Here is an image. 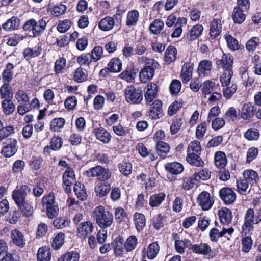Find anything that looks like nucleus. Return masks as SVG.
Returning a JSON list of instances; mask_svg holds the SVG:
<instances>
[{
	"instance_id": "f257e3e1",
	"label": "nucleus",
	"mask_w": 261,
	"mask_h": 261,
	"mask_svg": "<svg viewBox=\"0 0 261 261\" xmlns=\"http://www.w3.org/2000/svg\"><path fill=\"white\" fill-rule=\"evenodd\" d=\"M92 216L97 224L103 229L110 227L113 223V214L109 211H105V208L101 205L95 208L92 213Z\"/></svg>"
},
{
	"instance_id": "f03ea898",
	"label": "nucleus",
	"mask_w": 261,
	"mask_h": 261,
	"mask_svg": "<svg viewBox=\"0 0 261 261\" xmlns=\"http://www.w3.org/2000/svg\"><path fill=\"white\" fill-rule=\"evenodd\" d=\"M145 62L146 65L141 69L139 73L141 82L144 83L153 77L155 69L159 66L158 62L152 59H147Z\"/></svg>"
},
{
	"instance_id": "7ed1b4c3",
	"label": "nucleus",
	"mask_w": 261,
	"mask_h": 261,
	"mask_svg": "<svg viewBox=\"0 0 261 261\" xmlns=\"http://www.w3.org/2000/svg\"><path fill=\"white\" fill-rule=\"evenodd\" d=\"M46 23L43 19L37 21L34 19L27 20L23 26L25 31H32L33 36H40L46 28Z\"/></svg>"
},
{
	"instance_id": "20e7f679",
	"label": "nucleus",
	"mask_w": 261,
	"mask_h": 261,
	"mask_svg": "<svg viewBox=\"0 0 261 261\" xmlns=\"http://www.w3.org/2000/svg\"><path fill=\"white\" fill-rule=\"evenodd\" d=\"M84 174L89 177H97V179L100 181L108 180L111 176V172L108 169L99 165L90 168Z\"/></svg>"
},
{
	"instance_id": "39448f33",
	"label": "nucleus",
	"mask_w": 261,
	"mask_h": 261,
	"mask_svg": "<svg viewBox=\"0 0 261 261\" xmlns=\"http://www.w3.org/2000/svg\"><path fill=\"white\" fill-rule=\"evenodd\" d=\"M126 100L134 103H139L143 99L142 91L136 89L133 86H128L124 90Z\"/></svg>"
},
{
	"instance_id": "423d86ee",
	"label": "nucleus",
	"mask_w": 261,
	"mask_h": 261,
	"mask_svg": "<svg viewBox=\"0 0 261 261\" xmlns=\"http://www.w3.org/2000/svg\"><path fill=\"white\" fill-rule=\"evenodd\" d=\"M31 194V188L27 185H22L19 189L13 191L12 198L17 205H21L26 201L25 198L28 195Z\"/></svg>"
},
{
	"instance_id": "0eeeda50",
	"label": "nucleus",
	"mask_w": 261,
	"mask_h": 261,
	"mask_svg": "<svg viewBox=\"0 0 261 261\" xmlns=\"http://www.w3.org/2000/svg\"><path fill=\"white\" fill-rule=\"evenodd\" d=\"M165 168L168 172V177L171 181H175L176 179L175 175L179 174L184 169L182 165L176 162L166 164Z\"/></svg>"
},
{
	"instance_id": "6e6552de",
	"label": "nucleus",
	"mask_w": 261,
	"mask_h": 261,
	"mask_svg": "<svg viewBox=\"0 0 261 261\" xmlns=\"http://www.w3.org/2000/svg\"><path fill=\"white\" fill-rule=\"evenodd\" d=\"M17 141L15 139L10 138L4 142V146L1 150V153L5 157H11L14 155L17 151Z\"/></svg>"
},
{
	"instance_id": "1a4fd4ad",
	"label": "nucleus",
	"mask_w": 261,
	"mask_h": 261,
	"mask_svg": "<svg viewBox=\"0 0 261 261\" xmlns=\"http://www.w3.org/2000/svg\"><path fill=\"white\" fill-rule=\"evenodd\" d=\"M255 215L253 209L249 208L247 211L245 217V223L242 226L243 232L245 234L250 233L253 229Z\"/></svg>"
},
{
	"instance_id": "9d476101",
	"label": "nucleus",
	"mask_w": 261,
	"mask_h": 261,
	"mask_svg": "<svg viewBox=\"0 0 261 261\" xmlns=\"http://www.w3.org/2000/svg\"><path fill=\"white\" fill-rule=\"evenodd\" d=\"M94 229L93 223L90 221H84L80 223L77 227V234L79 237L85 239L90 234Z\"/></svg>"
},
{
	"instance_id": "9b49d317",
	"label": "nucleus",
	"mask_w": 261,
	"mask_h": 261,
	"mask_svg": "<svg viewBox=\"0 0 261 261\" xmlns=\"http://www.w3.org/2000/svg\"><path fill=\"white\" fill-rule=\"evenodd\" d=\"M219 195L221 199L227 205L233 203L236 199L234 191L230 188L225 187L220 189Z\"/></svg>"
},
{
	"instance_id": "f8f14e48",
	"label": "nucleus",
	"mask_w": 261,
	"mask_h": 261,
	"mask_svg": "<svg viewBox=\"0 0 261 261\" xmlns=\"http://www.w3.org/2000/svg\"><path fill=\"white\" fill-rule=\"evenodd\" d=\"M233 58L229 54H223L221 58L216 62L217 68L224 70H232Z\"/></svg>"
},
{
	"instance_id": "ddd939ff",
	"label": "nucleus",
	"mask_w": 261,
	"mask_h": 261,
	"mask_svg": "<svg viewBox=\"0 0 261 261\" xmlns=\"http://www.w3.org/2000/svg\"><path fill=\"white\" fill-rule=\"evenodd\" d=\"M198 202L204 211L209 210L213 204L210 194L206 191L201 192L198 196Z\"/></svg>"
},
{
	"instance_id": "4468645a",
	"label": "nucleus",
	"mask_w": 261,
	"mask_h": 261,
	"mask_svg": "<svg viewBox=\"0 0 261 261\" xmlns=\"http://www.w3.org/2000/svg\"><path fill=\"white\" fill-rule=\"evenodd\" d=\"M233 230V228L231 227L228 228H223L222 231H219L218 229L213 228L210 231V237L212 241L216 242L219 237H221L226 233L229 235L231 234Z\"/></svg>"
},
{
	"instance_id": "2eb2a0df",
	"label": "nucleus",
	"mask_w": 261,
	"mask_h": 261,
	"mask_svg": "<svg viewBox=\"0 0 261 261\" xmlns=\"http://www.w3.org/2000/svg\"><path fill=\"white\" fill-rule=\"evenodd\" d=\"M193 65V63L190 62H186L184 64L181 72V77L183 83H187L192 77Z\"/></svg>"
},
{
	"instance_id": "dca6fc26",
	"label": "nucleus",
	"mask_w": 261,
	"mask_h": 261,
	"mask_svg": "<svg viewBox=\"0 0 261 261\" xmlns=\"http://www.w3.org/2000/svg\"><path fill=\"white\" fill-rule=\"evenodd\" d=\"M212 62L205 60L201 61L198 65V73L200 77H204L209 75L211 71Z\"/></svg>"
},
{
	"instance_id": "f3484780",
	"label": "nucleus",
	"mask_w": 261,
	"mask_h": 261,
	"mask_svg": "<svg viewBox=\"0 0 261 261\" xmlns=\"http://www.w3.org/2000/svg\"><path fill=\"white\" fill-rule=\"evenodd\" d=\"M36 199L34 197L31 199V201H26L21 205H17L21 211L22 213L26 217L30 216L33 213V206L36 204Z\"/></svg>"
},
{
	"instance_id": "a211bd4d",
	"label": "nucleus",
	"mask_w": 261,
	"mask_h": 261,
	"mask_svg": "<svg viewBox=\"0 0 261 261\" xmlns=\"http://www.w3.org/2000/svg\"><path fill=\"white\" fill-rule=\"evenodd\" d=\"M255 106L251 103H247L244 105L242 109L241 117L244 120L250 119L254 114L256 110Z\"/></svg>"
},
{
	"instance_id": "6ab92c4d",
	"label": "nucleus",
	"mask_w": 261,
	"mask_h": 261,
	"mask_svg": "<svg viewBox=\"0 0 261 261\" xmlns=\"http://www.w3.org/2000/svg\"><path fill=\"white\" fill-rule=\"evenodd\" d=\"M222 25L221 20L219 19H214L211 23L210 35L212 39L217 38L221 33Z\"/></svg>"
},
{
	"instance_id": "aec40b11",
	"label": "nucleus",
	"mask_w": 261,
	"mask_h": 261,
	"mask_svg": "<svg viewBox=\"0 0 261 261\" xmlns=\"http://www.w3.org/2000/svg\"><path fill=\"white\" fill-rule=\"evenodd\" d=\"M147 90L145 94V98L147 102H151L156 97L157 93V85L154 83H150L147 85Z\"/></svg>"
},
{
	"instance_id": "412c9836",
	"label": "nucleus",
	"mask_w": 261,
	"mask_h": 261,
	"mask_svg": "<svg viewBox=\"0 0 261 261\" xmlns=\"http://www.w3.org/2000/svg\"><path fill=\"white\" fill-rule=\"evenodd\" d=\"M200 153H188L186 158L187 161L191 165L196 167H202L204 166V162L199 155Z\"/></svg>"
},
{
	"instance_id": "4be33fe9",
	"label": "nucleus",
	"mask_w": 261,
	"mask_h": 261,
	"mask_svg": "<svg viewBox=\"0 0 261 261\" xmlns=\"http://www.w3.org/2000/svg\"><path fill=\"white\" fill-rule=\"evenodd\" d=\"M96 138L104 143L110 142L111 140V135L107 130L102 127L96 128L94 130Z\"/></svg>"
},
{
	"instance_id": "5701e85b",
	"label": "nucleus",
	"mask_w": 261,
	"mask_h": 261,
	"mask_svg": "<svg viewBox=\"0 0 261 261\" xmlns=\"http://www.w3.org/2000/svg\"><path fill=\"white\" fill-rule=\"evenodd\" d=\"M219 216L221 222L223 224H229L231 221V212L226 207H223L219 211Z\"/></svg>"
},
{
	"instance_id": "b1692460",
	"label": "nucleus",
	"mask_w": 261,
	"mask_h": 261,
	"mask_svg": "<svg viewBox=\"0 0 261 261\" xmlns=\"http://www.w3.org/2000/svg\"><path fill=\"white\" fill-rule=\"evenodd\" d=\"M20 25V20L16 17H12L2 25V28L6 31L17 29Z\"/></svg>"
},
{
	"instance_id": "393cba45",
	"label": "nucleus",
	"mask_w": 261,
	"mask_h": 261,
	"mask_svg": "<svg viewBox=\"0 0 261 261\" xmlns=\"http://www.w3.org/2000/svg\"><path fill=\"white\" fill-rule=\"evenodd\" d=\"M203 30V26L201 24L193 26L187 34V38L191 41L197 39L201 34Z\"/></svg>"
},
{
	"instance_id": "a878e982",
	"label": "nucleus",
	"mask_w": 261,
	"mask_h": 261,
	"mask_svg": "<svg viewBox=\"0 0 261 261\" xmlns=\"http://www.w3.org/2000/svg\"><path fill=\"white\" fill-rule=\"evenodd\" d=\"M243 178L246 179L250 184V186L256 184L259 179L258 175L257 172L252 170H246L243 172Z\"/></svg>"
},
{
	"instance_id": "bb28decb",
	"label": "nucleus",
	"mask_w": 261,
	"mask_h": 261,
	"mask_svg": "<svg viewBox=\"0 0 261 261\" xmlns=\"http://www.w3.org/2000/svg\"><path fill=\"white\" fill-rule=\"evenodd\" d=\"M66 10V7L63 4H60L56 6H52L49 4L47 6V10L50 12L52 15L56 17L63 14Z\"/></svg>"
},
{
	"instance_id": "cd10ccee",
	"label": "nucleus",
	"mask_w": 261,
	"mask_h": 261,
	"mask_svg": "<svg viewBox=\"0 0 261 261\" xmlns=\"http://www.w3.org/2000/svg\"><path fill=\"white\" fill-rule=\"evenodd\" d=\"M50 256L51 253L47 247L44 246L38 249L37 255L38 261H50Z\"/></svg>"
},
{
	"instance_id": "c85d7f7f",
	"label": "nucleus",
	"mask_w": 261,
	"mask_h": 261,
	"mask_svg": "<svg viewBox=\"0 0 261 261\" xmlns=\"http://www.w3.org/2000/svg\"><path fill=\"white\" fill-rule=\"evenodd\" d=\"M110 189V185L108 182L99 183L95 187V191L97 196L102 197L109 193Z\"/></svg>"
},
{
	"instance_id": "c756f323",
	"label": "nucleus",
	"mask_w": 261,
	"mask_h": 261,
	"mask_svg": "<svg viewBox=\"0 0 261 261\" xmlns=\"http://www.w3.org/2000/svg\"><path fill=\"white\" fill-rule=\"evenodd\" d=\"M11 237L13 243L20 247H23L25 244L24 237L21 232L14 229L11 231Z\"/></svg>"
},
{
	"instance_id": "7c9ffc66",
	"label": "nucleus",
	"mask_w": 261,
	"mask_h": 261,
	"mask_svg": "<svg viewBox=\"0 0 261 261\" xmlns=\"http://www.w3.org/2000/svg\"><path fill=\"white\" fill-rule=\"evenodd\" d=\"M156 150L158 155L162 158H164L169 152L170 146L165 142L158 141L156 145Z\"/></svg>"
},
{
	"instance_id": "2f4dec72",
	"label": "nucleus",
	"mask_w": 261,
	"mask_h": 261,
	"mask_svg": "<svg viewBox=\"0 0 261 261\" xmlns=\"http://www.w3.org/2000/svg\"><path fill=\"white\" fill-rule=\"evenodd\" d=\"M244 11L239 7H235L234 8L232 17L235 23L240 24L245 20L246 16L243 13Z\"/></svg>"
},
{
	"instance_id": "473e14b6",
	"label": "nucleus",
	"mask_w": 261,
	"mask_h": 261,
	"mask_svg": "<svg viewBox=\"0 0 261 261\" xmlns=\"http://www.w3.org/2000/svg\"><path fill=\"white\" fill-rule=\"evenodd\" d=\"M134 220L137 230H142L146 224L145 216L142 214L136 213L134 216Z\"/></svg>"
},
{
	"instance_id": "72a5a7b5",
	"label": "nucleus",
	"mask_w": 261,
	"mask_h": 261,
	"mask_svg": "<svg viewBox=\"0 0 261 261\" xmlns=\"http://www.w3.org/2000/svg\"><path fill=\"white\" fill-rule=\"evenodd\" d=\"M114 25V20L112 17H106L102 19L99 23V27L102 31L111 30Z\"/></svg>"
},
{
	"instance_id": "f704fd0d",
	"label": "nucleus",
	"mask_w": 261,
	"mask_h": 261,
	"mask_svg": "<svg viewBox=\"0 0 261 261\" xmlns=\"http://www.w3.org/2000/svg\"><path fill=\"white\" fill-rule=\"evenodd\" d=\"M227 164V159L224 153L218 151L215 155V164L218 168H223Z\"/></svg>"
},
{
	"instance_id": "c9c22d12",
	"label": "nucleus",
	"mask_w": 261,
	"mask_h": 261,
	"mask_svg": "<svg viewBox=\"0 0 261 261\" xmlns=\"http://www.w3.org/2000/svg\"><path fill=\"white\" fill-rule=\"evenodd\" d=\"M121 67L122 62L118 58H113L108 65L109 70L113 72H119Z\"/></svg>"
},
{
	"instance_id": "e433bc0d",
	"label": "nucleus",
	"mask_w": 261,
	"mask_h": 261,
	"mask_svg": "<svg viewBox=\"0 0 261 261\" xmlns=\"http://www.w3.org/2000/svg\"><path fill=\"white\" fill-rule=\"evenodd\" d=\"M1 96L2 98L8 99L13 97L11 88L8 83L5 82L0 89Z\"/></svg>"
},
{
	"instance_id": "4c0bfd02",
	"label": "nucleus",
	"mask_w": 261,
	"mask_h": 261,
	"mask_svg": "<svg viewBox=\"0 0 261 261\" xmlns=\"http://www.w3.org/2000/svg\"><path fill=\"white\" fill-rule=\"evenodd\" d=\"M193 252L196 253L207 254L211 251V247L206 244H200V245H194L192 246Z\"/></svg>"
},
{
	"instance_id": "58836bf2",
	"label": "nucleus",
	"mask_w": 261,
	"mask_h": 261,
	"mask_svg": "<svg viewBox=\"0 0 261 261\" xmlns=\"http://www.w3.org/2000/svg\"><path fill=\"white\" fill-rule=\"evenodd\" d=\"M65 240V234L63 233H59L53 239L51 242V246L55 250L59 249L63 245Z\"/></svg>"
},
{
	"instance_id": "ea45409f",
	"label": "nucleus",
	"mask_w": 261,
	"mask_h": 261,
	"mask_svg": "<svg viewBox=\"0 0 261 261\" xmlns=\"http://www.w3.org/2000/svg\"><path fill=\"white\" fill-rule=\"evenodd\" d=\"M87 71L81 67L77 68L74 72V79L76 82H83L87 80Z\"/></svg>"
},
{
	"instance_id": "a19ab883",
	"label": "nucleus",
	"mask_w": 261,
	"mask_h": 261,
	"mask_svg": "<svg viewBox=\"0 0 261 261\" xmlns=\"http://www.w3.org/2000/svg\"><path fill=\"white\" fill-rule=\"evenodd\" d=\"M159 246L156 242H154L149 245L147 251L148 257L151 259L154 258L159 253Z\"/></svg>"
},
{
	"instance_id": "79ce46f5",
	"label": "nucleus",
	"mask_w": 261,
	"mask_h": 261,
	"mask_svg": "<svg viewBox=\"0 0 261 261\" xmlns=\"http://www.w3.org/2000/svg\"><path fill=\"white\" fill-rule=\"evenodd\" d=\"M65 123V120L64 118H55L50 122V128L53 131L58 132L60 128L63 127Z\"/></svg>"
},
{
	"instance_id": "37998d69",
	"label": "nucleus",
	"mask_w": 261,
	"mask_h": 261,
	"mask_svg": "<svg viewBox=\"0 0 261 261\" xmlns=\"http://www.w3.org/2000/svg\"><path fill=\"white\" fill-rule=\"evenodd\" d=\"M73 190L77 197L81 200H84L86 199L87 195L83 185L80 182L75 184Z\"/></svg>"
},
{
	"instance_id": "c03bdc74",
	"label": "nucleus",
	"mask_w": 261,
	"mask_h": 261,
	"mask_svg": "<svg viewBox=\"0 0 261 261\" xmlns=\"http://www.w3.org/2000/svg\"><path fill=\"white\" fill-rule=\"evenodd\" d=\"M177 50L175 47L169 46L165 53V60L170 63L174 61L176 58Z\"/></svg>"
},
{
	"instance_id": "a18cd8bd",
	"label": "nucleus",
	"mask_w": 261,
	"mask_h": 261,
	"mask_svg": "<svg viewBox=\"0 0 261 261\" xmlns=\"http://www.w3.org/2000/svg\"><path fill=\"white\" fill-rule=\"evenodd\" d=\"M137 243V237L135 236H130L125 242L124 246L127 252L132 251L136 247Z\"/></svg>"
},
{
	"instance_id": "49530a36",
	"label": "nucleus",
	"mask_w": 261,
	"mask_h": 261,
	"mask_svg": "<svg viewBox=\"0 0 261 261\" xmlns=\"http://www.w3.org/2000/svg\"><path fill=\"white\" fill-rule=\"evenodd\" d=\"M237 191L241 194H244L248 189H251L250 184L244 178L237 180Z\"/></svg>"
},
{
	"instance_id": "de8ad7c7",
	"label": "nucleus",
	"mask_w": 261,
	"mask_h": 261,
	"mask_svg": "<svg viewBox=\"0 0 261 261\" xmlns=\"http://www.w3.org/2000/svg\"><path fill=\"white\" fill-rule=\"evenodd\" d=\"M139 18V12L137 10H133L127 14L126 24L128 26L134 25L136 24Z\"/></svg>"
},
{
	"instance_id": "09e8293b",
	"label": "nucleus",
	"mask_w": 261,
	"mask_h": 261,
	"mask_svg": "<svg viewBox=\"0 0 261 261\" xmlns=\"http://www.w3.org/2000/svg\"><path fill=\"white\" fill-rule=\"evenodd\" d=\"M165 195L163 193L155 194L150 197L149 204L152 207L157 206L160 205L164 199Z\"/></svg>"
},
{
	"instance_id": "8fccbe9b",
	"label": "nucleus",
	"mask_w": 261,
	"mask_h": 261,
	"mask_svg": "<svg viewBox=\"0 0 261 261\" xmlns=\"http://www.w3.org/2000/svg\"><path fill=\"white\" fill-rule=\"evenodd\" d=\"M13 68V65L12 63H9L7 64L6 68L4 69L2 73L3 79L5 82H7V83H9L12 79L13 74L12 70Z\"/></svg>"
},
{
	"instance_id": "3c124183",
	"label": "nucleus",
	"mask_w": 261,
	"mask_h": 261,
	"mask_svg": "<svg viewBox=\"0 0 261 261\" xmlns=\"http://www.w3.org/2000/svg\"><path fill=\"white\" fill-rule=\"evenodd\" d=\"M225 38L227 41L228 47L230 50L235 51L240 48V45L235 38L231 35H226Z\"/></svg>"
},
{
	"instance_id": "603ef678",
	"label": "nucleus",
	"mask_w": 261,
	"mask_h": 261,
	"mask_svg": "<svg viewBox=\"0 0 261 261\" xmlns=\"http://www.w3.org/2000/svg\"><path fill=\"white\" fill-rule=\"evenodd\" d=\"M164 23L159 19L154 20L150 25L149 29L154 34H159L163 29Z\"/></svg>"
},
{
	"instance_id": "864d4df0",
	"label": "nucleus",
	"mask_w": 261,
	"mask_h": 261,
	"mask_svg": "<svg viewBox=\"0 0 261 261\" xmlns=\"http://www.w3.org/2000/svg\"><path fill=\"white\" fill-rule=\"evenodd\" d=\"M4 111L6 115H9L13 112L15 106L9 98L4 100L2 103Z\"/></svg>"
},
{
	"instance_id": "5fc2aeb1",
	"label": "nucleus",
	"mask_w": 261,
	"mask_h": 261,
	"mask_svg": "<svg viewBox=\"0 0 261 261\" xmlns=\"http://www.w3.org/2000/svg\"><path fill=\"white\" fill-rule=\"evenodd\" d=\"M186 23V19L184 18H179L178 19L176 23H175V29L172 33L171 36L172 37H179L182 32V24H185Z\"/></svg>"
},
{
	"instance_id": "6e6d98bb",
	"label": "nucleus",
	"mask_w": 261,
	"mask_h": 261,
	"mask_svg": "<svg viewBox=\"0 0 261 261\" xmlns=\"http://www.w3.org/2000/svg\"><path fill=\"white\" fill-rule=\"evenodd\" d=\"M232 75L233 71L232 70H224L220 78V82L223 87L227 86L230 84Z\"/></svg>"
},
{
	"instance_id": "4d7b16f0",
	"label": "nucleus",
	"mask_w": 261,
	"mask_h": 261,
	"mask_svg": "<svg viewBox=\"0 0 261 261\" xmlns=\"http://www.w3.org/2000/svg\"><path fill=\"white\" fill-rule=\"evenodd\" d=\"M211 172L208 169H205L199 172L195 173L193 176L195 181H199L200 179L205 180L211 177Z\"/></svg>"
},
{
	"instance_id": "13d9d810",
	"label": "nucleus",
	"mask_w": 261,
	"mask_h": 261,
	"mask_svg": "<svg viewBox=\"0 0 261 261\" xmlns=\"http://www.w3.org/2000/svg\"><path fill=\"white\" fill-rule=\"evenodd\" d=\"M183 121L181 118H176L173 120L170 126V132L172 135L176 134L180 129Z\"/></svg>"
},
{
	"instance_id": "bf43d9fd",
	"label": "nucleus",
	"mask_w": 261,
	"mask_h": 261,
	"mask_svg": "<svg viewBox=\"0 0 261 261\" xmlns=\"http://www.w3.org/2000/svg\"><path fill=\"white\" fill-rule=\"evenodd\" d=\"M201 146L198 141L195 140L191 142L189 145L187 149V153H200L201 151Z\"/></svg>"
},
{
	"instance_id": "052dcab7",
	"label": "nucleus",
	"mask_w": 261,
	"mask_h": 261,
	"mask_svg": "<svg viewBox=\"0 0 261 261\" xmlns=\"http://www.w3.org/2000/svg\"><path fill=\"white\" fill-rule=\"evenodd\" d=\"M41 53V50L39 49L34 50L30 48H25L23 52V55L24 57L27 60H30L31 58L38 56Z\"/></svg>"
},
{
	"instance_id": "680f3d73",
	"label": "nucleus",
	"mask_w": 261,
	"mask_h": 261,
	"mask_svg": "<svg viewBox=\"0 0 261 261\" xmlns=\"http://www.w3.org/2000/svg\"><path fill=\"white\" fill-rule=\"evenodd\" d=\"M181 82L178 80H173L169 87L170 91L172 95H177L180 91Z\"/></svg>"
},
{
	"instance_id": "e2e57ef3",
	"label": "nucleus",
	"mask_w": 261,
	"mask_h": 261,
	"mask_svg": "<svg viewBox=\"0 0 261 261\" xmlns=\"http://www.w3.org/2000/svg\"><path fill=\"white\" fill-rule=\"evenodd\" d=\"M207 128V125L205 122H202L199 124L196 128V138L198 139H200L202 138Z\"/></svg>"
},
{
	"instance_id": "0e129e2a",
	"label": "nucleus",
	"mask_w": 261,
	"mask_h": 261,
	"mask_svg": "<svg viewBox=\"0 0 261 261\" xmlns=\"http://www.w3.org/2000/svg\"><path fill=\"white\" fill-rule=\"evenodd\" d=\"M259 43V38L258 37H252L247 42L246 44V49L249 51H253L256 48Z\"/></svg>"
},
{
	"instance_id": "69168bd1",
	"label": "nucleus",
	"mask_w": 261,
	"mask_h": 261,
	"mask_svg": "<svg viewBox=\"0 0 261 261\" xmlns=\"http://www.w3.org/2000/svg\"><path fill=\"white\" fill-rule=\"evenodd\" d=\"M242 251L244 252L247 253L251 249L252 245V240L250 236L244 238L242 240Z\"/></svg>"
},
{
	"instance_id": "338daca9",
	"label": "nucleus",
	"mask_w": 261,
	"mask_h": 261,
	"mask_svg": "<svg viewBox=\"0 0 261 261\" xmlns=\"http://www.w3.org/2000/svg\"><path fill=\"white\" fill-rule=\"evenodd\" d=\"M237 85L232 83L231 86H228L223 89V95L227 99L230 98L236 92Z\"/></svg>"
},
{
	"instance_id": "774afa93",
	"label": "nucleus",
	"mask_w": 261,
	"mask_h": 261,
	"mask_svg": "<svg viewBox=\"0 0 261 261\" xmlns=\"http://www.w3.org/2000/svg\"><path fill=\"white\" fill-rule=\"evenodd\" d=\"M224 117L228 121H234L238 117L237 112L234 107H230L226 112Z\"/></svg>"
}]
</instances>
